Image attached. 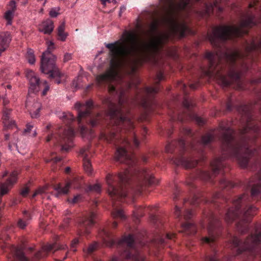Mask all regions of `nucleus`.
<instances>
[{"label": "nucleus", "mask_w": 261, "mask_h": 261, "mask_svg": "<svg viewBox=\"0 0 261 261\" xmlns=\"http://www.w3.org/2000/svg\"><path fill=\"white\" fill-rule=\"evenodd\" d=\"M109 91L111 93L116 92L118 93L119 103L116 105L110 97L103 100V103L108 106V115L111 119L113 126L101 133V139L109 143H114L116 145L120 143L124 146L129 145L128 140L131 139L135 147H138L140 142L134 132V122L128 116L127 108L122 106V104L126 101L124 97L125 90L111 85L109 86Z\"/></svg>", "instance_id": "1"}, {"label": "nucleus", "mask_w": 261, "mask_h": 261, "mask_svg": "<svg viewBox=\"0 0 261 261\" xmlns=\"http://www.w3.org/2000/svg\"><path fill=\"white\" fill-rule=\"evenodd\" d=\"M115 160L121 163L128 165V168L123 173L118 175L108 174L106 176V182L108 185V192L112 197H125L127 195L126 191L122 187V184L126 182L130 178H136L143 183L150 185L155 184L156 180L149 171L145 169H140L135 166L133 156L128 154L123 146L117 148Z\"/></svg>", "instance_id": "2"}, {"label": "nucleus", "mask_w": 261, "mask_h": 261, "mask_svg": "<svg viewBox=\"0 0 261 261\" xmlns=\"http://www.w3.org/2000/svg\"><path fill=\"white\" fill-rule=\"evenodd\" d=\"M222 142L221 149L224 156L214 160L211 163V168L214 174H217L223 167L222 161L224 159H235L242 168H245L252 151L248 144L238 142L234 138V132L229 127L221 124L219 126Z\"/></svg>", "instance_id": "3"}, {"label": "nucleus", "mask_w": 261, "mask_h": 261, "mask_svg": "<svg viewBox=\"0 0 261 261\" xmlns=\"http://www.w3.org/2000/svg\"><path fill=\"white\" fill-rule=\"evenodd\" d=\"M250 199L251 198L245 194L239 196L233 201V205L235 207L229 208L225 217V220L228 223H231L235 218H238L240 220L237 227L238 231L241 233H244L248 230L251 218L257 210L255 206L249 204Z\"/></svg>", "instance_id": "4"}, {"label": "nucleus", "mask_w": 261, "mask_h": 261, "mask_svg": "<svg viewBox=\"0 0 261 261\" xmlns=\"http://www.w3.org/2000/svg\"><path fill=\"white\" fill-rule=\"evenodd\" d=\"M261 242V224H257L255 226V231L243 243L237 237H233L229 241V245L231 248H238L237 254H243L249 257L254 255V247ZM248 260L250 258H248Z\"/></svg>", "instance_id": "5"}, {"label": "nucleus", "mask_w": 261, "mask_h": 261, "mask_svg": "<svg viewBox=\"0 0 261 261\" xmlns=\"http://www.w3.org/2000/svg\"><path fill=\"white\" fill-rule=\"evenodd\" d=\"M57 57L49 50H45L42 55L41 60V71L44 74H49L51 78L61 76L58 68L56 65Z\"/></svg>", "instance_id": "6"}, {"label": "nucleus", "mask_w": 261, "mask_h": 261, "mask_svg": "<svg viewBox=\"0 0 261 261\" xmlns=\"http://www.w3.org/2000/svg\"><path fill=\"white\" fill-rule=\"evenodd\" d=\"M75 133L73 129L70 127L64 131L62 135L59 134L57 137L54 134L51 133L46 138V142H49L51 140L55 139L57 142H60L62 145V150L67 151L69 149L73 146V139Z\"/></svg>", "instance_id": "7"}, {"label": "nucleus", "mask_w": 261, "mask_h": 261, "mask_svg": "<svg viewBox=\"0 0 261 261\" xmlns=\"http://www.w3.org/2000/svg\"><path fill=\"white\" fill-rule=\"evenodd\" d=\"M134 236L129 234L118 242V245L121 248H124L125 245L127 246V248L121 253V255L122 257L126 259L132 258L134 261H143V257L140 254L139 252L136 250H135V254L131 255L130 251H132L134 249Z\"/></svg>", "instance_id": "8"}, {"label": "nucleus", "mask_w": 261, "mask_h": 261, "mask_svg": "<svg viewBox=\"0 0 261 261\" xmlns=\"http://www.w3.org/2000/svg\"><path fill=\"white\" fill-rule=\"evenodd\" d=\"M67 248L66 244H59L57 243L48 244L44 246L41 250L39 251L35 254V258L37 259L43 258L47 256L48 252L55 251L58 250H65Z\"/></svg>", "instance_id": "9"}, {"label": "nucleus", "mask_w": 261, "mask_h": 261, "mask_svg": "<svg viewBox=\"0 0 261 261\" xmlns=\"http://www.w3.org/2000/svg\"><path fill=\"white\" fill-rule=\"evenodd\" d=\"M219 221L217 218L215 217H213L212 219L210 222L208 228L207 237H203L201 239V241L203 243H207L210 244L213 242L216 239V234L215 230L217 227V225H218Z\"/></svg>", "instance_id": "10"}, {"label": "nucleus", "mask_w": 261, "mask_h": 261, "mask_svg": "<svg viewBox=\"0 0 261 261\" xmlns=\"http://www.w3.org/2000/svg\"><path fill=\"white\" fill-rule=\"evenodd\" d=\"M26 76L30 83L29 92H37L40 90V80L32 70H27Z\"/></svg>", "instance_id": "11"}, {"label": "nucleus", "mask_w": 261, "mask_h": 261, "mask_svg": "<svg viewBox=\"0 0 261 261\" xmlns=\"http://www.w3.org/2000/svg\"><path fill=\"white\" fill-rule=\"evenodd\" d=\"M81 184V181L78 178H75L72 181L68 182L64 187H61L60 184H59L54 188V190L57 192L56 197H58L59 195L67 194L71 187L74 189L80 188Z\"/></svg>", "instance_id": "12"}, {"label": "nucleus", "mask_w": 261, "mask_h": 261, "mask_svg": "<svg viewBox=\"0 0 261 261\" xmlns=\"http://www.w3.org/2000/svg\"><path fill=\"white\" fill-rule=\"evenodd\" d=\"M25 107L29 111L31 117L32 118H37L39 117V112L41 109V105L38 101H32L28 99L26 101Z\"/></svg>", "instance_id": "13"}, {"label": "nucleus", "mask_w": 261, "mask_h": 261, "mask_svg": "<svg viewBox=\"0 0 261 261\" xmlns=\"http://www.w3.org/2000/svg\"><path fill=\"white\" fill-rule=\"evenodd\" d=\"M260 171L256 180H252L248 182V187L251 188V194L252 197H256L261 192V164L259 165Z\"/></svg>", "instance_id": "14"}, {"label": "nucleus", "mask_w": 261, "mask_h": 261, "mask_svg": "<svg viewBox=\"0 0 261 261\" xmlns=\"http://www.w3.org/2000/svg\"><path fill=\"white\" fill-rule=\"evenodd\" d=\"M174 163L177 165H181L185 168H191L194 167L197 164V161L191 158H186L181 156L174 161Z\"/></svg>", "instance_id": "15"}, {"label": "nucleus", "mask_w": 261, "mask_h": 261, "mask_svg": "<svg viewBox=\"0 0 261 261\" xmlns=\"http://www.w3.org/2000/svg\"><path fill=\"white\" fill-rule=\"evenodd\" d=\"M11 41V38L9 32L0 33V56L8 47Z\"/></svg>", "instance_id": "16"}, {"label": "nucleus", "mask_w": 261, "mask_h": 261, "mask_svg": "<svg viewBox=\"0 0 261 261\" xmlns=\"http://www.w3.org/2000/svg\"><path fill=\"white\" fill-rule=\"evenodd\" d=\"M11 110L5 109L3 112V122L5 129L16 127L15 122L11 119Z\"/></svg>", "instance_id": "17"}, {"label": "nucleus", "mask_w": 261, "mask_h": 261, "mask_svg": "<svg viewBox=\"0 0 261 261\" xmlns=\"http://www.w3.org/2000/svg\"><path fill=\"white\" fill-rule=\"evenodd\" d=\"M54 28L53 21L49 19L41 22L39 25V30L44 34H50Z\"/></svg>", "instance_id": "18"}, {"label": "nucleus", "mask_w": 261, "mask_h": 261, "mask_svg": "<svg viewBox=\"0 0 261 261\" xmlns=\"http://www.w3.org/2000/svg\"><path fill=\"white\" fill-rule=\"evenodd\" d=\"M96 217V214L94 212H91L89 215L84 217L82 221V226L85 228L84 233H89L90 232L88 228L93 226L94 224V219Z\"/></svg>", "instance_id": "19"}, {"label": "nucleus", "mask_w": 261, "mask_h": 261, "mask_svg": "<svg viewBox=\"0 0 261 261\" xmlns=\"http://www.w3.org/2000/svg\"><path fill=\"white\" fill-rule=\"evenodd\" d=\"M11 7V9L7 10L4 14V17L7 21V25H11L12 19L14 17V12L16 9V4L14 1H12L9 3Z\"/></svg>", "instance_id": "20"}, {"label": "nucleus", "mask_w": 261, "mask_h": 261, "mask_svg": "<svg viewBox=\"0 0 261 261\" xmlns=\"http://www.w3.org/2000/svg\"><path fill=\"white\" fill-rule=\"evenodd\" d=\"M86 149H85V148H82L80 150V153L84 155V157H83L84 169L85 172H86L87 174L91 175L92 173L93 170H92V168L91 167V162H90L89 159L88 158L87 154H85L86 153Z\"/></svg>", "instance_id": "21"}, {"label": "nucleus", "mask_w": 261, "mask_h": 261, "mask_svg": "<svg viewBox=\"0 0 261 261\" xmlns=\"http://www.w3.org/2000/svg\"><path fill=\"white\" fill-rule=\"evenodd\" d=\"M92 106L93 101L91 100H88L85 103L86 110L83 112H78L77 121L79 124L81 122L83 118L87 117L90 115V109L92 107Z\"/></svg>", "instance_id": "22"}, {"label": "nucleus", "mask_w": 261, "mask_h": 261, "mask_svg": "<svg viewBox=\"0 0 261 261\" xmlns=\"http://www.w3.org/2000/svg\"><path fill=\"white\" fill-rule=\"evenodd\" d=\"M101 236L106 246L111 247L114 244L115 241L113 237L109 232L103 230Z\"/></svg>", "instance_id": "23"}, {"label": "nucleus", "mask_w": 261, "mask_h": 261, "mask_svg": "<svg viewBox=\"0 0 261 261\" xmlns=\"http://www.w3.org/2000/svg\"><path fill=\"white\" fill-rule=\"evenodd\" d=\"M31 219V216L27 211L23 212V218L18 222V226L21 229L24 228L28 224L29 221Z\"/></svg>", "instance_id": "24"}, {"label": "nucleus", "mask_w": 261, "mask_h": 261, "mask_svg": "<svg viewBox=\"0 0 261 261\" xmlns=\"http://www.w3.org/2000/svg\"><path fill=\"white\" fill-rule=\"evenodd\" d=\"M65 22H62L58 28V35L59 39L62 41H65L68 36V33L65 32Z\"/></svg>", "instance_id": "25"}, {"label": "nucleus", "mask_w": 261, "mask_h": 261, "mask_svg": "<svg viewBox=\"0 0 261 261\" xmlns=\"http://www.w3.org/2000/svg\"><path fill=\"white\" fill-rule=\"evenodd\" d=\"M19 173L16 171H14L10 175L9 177L5 181L10 186H13L16 183L17 181V176Z\"/></svg>", "instance_id": "26"}, {"label": "nucleus", "mask_w": 261, "mask_h": 261, "mask_svg": "<svg viewBox=\"0 0 261 261\" xmlns=\"http://www.w3.org/2000/svg\"><path fill=\"white\" fill-rule=\"evenodd\" d=\"M58 117L63 121H65L66 119L72 121L74 119V116L69 112H61L58 113Z\"/></svg>", "instance_id": "27"}, {"label": "nucleus", "mask_w": 261, "mask_h": 261, "mask_svg": "<svg viewBox=\"0 0 261 261\" xmlns=\"http://www.w3.org/2000/svg\"><path fill=\"white\" fill-rule=\"evenodd\" d=\"M12 188V186H10V185L6 182L1 183L0 184L1 195L3 196L7 194Z\"/></svg>", "instance_id": "28"}, {"label": "nucleus", "mask_w": 261, "mask_h": 261, "mask_svg": "<svg viewBox=\"0 0 261 261\" xmlns=\"http://www.w3.org/2000/svg\"><path fill=\"white\" fill-rule=\"evenodd\" d=\"M258 129L259 128L257 126L253 125L251 123H250L249 122H248L244 129L242 130V133L244 134L248 132L249 130H252L254 132L257 133Z\"/></svg>", "instance_id": "29"}, {"label": "nucleus", "mask_w": 261, "mask_h": 261, "mask_svg": "<svg viewBox=\"0 0 261 261\" xmlns=\"http://www.w3.org/2000/svg\"><path fill=\"white\" fill-rule=\"evenodd\" d=\"M26 58L30 64H34L35 63L36 59L34 55V51L32 49L29 48L28 49Z\"/></svg>", "instance_id": "30"}, {"label": "nucleus", "mask_w": 261, "mask_h": 261, "mask_svg": "<svg viewBox=\"0 0 261 261\" xmlns=\"http://www.w3.org/2000/svg\"><path fill=\"white\" fill-rule=\"evenodd\" d=\"M112 216L114 218H119L121 220H124L125 218V216L124 214L123 211L116 208H115L113 211Z\"/></svg>", "instance_id": "31"}, {"label": "nucleus", "mask_w": 261, "mask_h": 261, "mask_svg": "<svg viewBox=\"0 0 261 261\" xmlns=\"http://www.w3.org/2000/svg\"><path fill=\"white\" fill-rule=\"evenodd\" d=\"M86 191V192L91 191L99 193L101 192V186L99 184H95L88 186Z\"/></svg>", "instance_id": "32"}, {"label": "nucleus", "mask_w": 261, "mask_h": 261, "mask_svg": "<svg viewBox=\"0 0 261 261\" xmlns=\"http://www.w3.org/2000/svg\"><path fill=\"white\" fill-rule=\"evenodd\" d=\"M214 138V135L211 133H208L202 137V143L203 145H206L210 143Z\"/></svg>", "instance_id": "33"}, {"label": "nucleus", "mask_w": 261, "mask_h": 261, "mask_svg": "<svg viewBox=\"0 0 261 261\" xmlns=\"http://www.w3.org/2000/svg\"><path fill=\"white\" fill-rule=\"evenodd\" d=\"M159 88L158 87H147L145 89V93L148 96H152L158 93Z\"/></svg>", "instance_id": "34"}, {"label": "nucleus", "mask_w": 261, "mask_h": 261, "mask_svg": "<svg viewBox=\"0 0 261 261\" xmlns=\"http://www.w3.org/2000/svg\"><path fill=\"white\" fill-rule=\"evenodd\" d=\"M220 184L222 188H225L227 187L232 188L234 187V185L232 182L226 179H222L221 180Z\"/></svg>", "instance_id": "35"}, {"label": "nucleus", "mask_w": 261, "mask_h": 261, "mask_svg": "<svg viewBox=\"0 0 261 261\" xmlns=\"http://www.w3.org/2000/svg\"><path fill=\"white\" fill-rule=\"evenodd\" d=\"M212 13V3L209 4H205V9L201 12L200 15L204 16L206 15H210Z\"/></svg>", "instance_id": "36"}, {"label": "nucleus", "mask_w": 261, "mask_h": 261, "mask_svg": "<svg viewBox=\"0 0 261 261\" xmlns=\"http://www.w3.org/2000/svg\"><path fill=\"white\" fill-rule=\"evenodd\" d=\"M182 227L186 230H191L192 233H195L196 232V228L194 224L192 223H186L182 225Z\"/></svg>", "instance_id": "37"}, {"label": "nucleus", "mask_w": 261, "mask_h": 261, "mask_svg": "<svg viewBox=\"0 0 261 261\" xmlns=\"http://www.w3.org/2000/svg\"><path fill=\"white\" fill-rule=\"evenodd\" d=\"M97 246V243H94L93 244L90 245L87 250L84 249V251L87 254H90L96 249Z\"/></svg>", "instance_id": "38"}, {"label": "nucleus", "mask_w": 261, "mask_h": 261, "mask_svg": "<svg viewBox=\"0 0 261 261\" xmlns=\"http://www.w3.org/2000/svg\"><path fill=\"white\" fill-rule=\"evenodd\" d=\"M100 118L101 115L100 114H97L95 118L91 119L90 122V124L91 126L94 127L96 126L99 123Z\"/></svg>", "instance_id": "39"}, {"label": "nucleus", "mask_w": 261, "mask_h": 261, "mask_svg": "<svg viewBox=\"0 0 261 261\" xmlns=\"http://www.w3.org/2000/svg\"><path fill=\"white\" fill-rule=\"evenodd\" d=\"M60 9L59 7L53 8L49 11V16L51 17H56L59 14Z\"/></svg>", "instance_id": "40"}, {"label": "nucleus", "mask_w": 261, "mask_h": 261, "mask_svg": "<svg viewBox=\"0 0 261 261\" xmlns=\"http://www.w3.org/2000/svg\"><path fill=\"white\" fill-rule=\"evenodd\" d=\"M242 112H243V115L246 117L247 119H249L250 118V112H249V108L247 106H244L241 108ZM248 121H249V120H248Z\"/></svg>", "instance_id": "41"}, {"label": "nucleus", "mask_w": 261, "mask_h": 261, "mask_svg": "<svg viewBox=\"0 0 261 261\" xmlns=\"http://www.w3.org/2000/svg\"><path fill=\"white\" fill-rule=\"evenodd\" d=\"M46 190V187H42L37 190L33 195L32 197H35L36 195L42 194L45 192Z\"/></svg>", "instance_id": "42"}, {"label": "nucleus", "mask_w": 261, "mask_h": 261, "mask_svg": "<svg viewBox=\"0 0 261 261\" xmlns=\"http://www.w3.org/2000/svg\"><path fill=\"white\" fill-rule=\"evenodd\" d=\"M33 124L31 123H28L26 125V127L24 130V133L25 134L30 133L31 130L33 128Z\"/></svg>", "instance_id": "43"}, {"label": "nucleus", "mask_w": 261, "mask_h": 261, "mask_svg": "<svg viewBox=\"0 0 261 261\" xmlns=\"http://www.w3.org/2000/svg\"><path fill=\"white\" fill-rule=\"evenodd\" d=\"M194 119H195L196 122H197V123L199 125H202L203 124H204V123H205L204 119L200 117L195 116L194 117Z\"/></svg>", "instance_id": "44"}, {"label": "nucleus", "mask_w": 261, "mask_h": 261, "mask_svg": "<svg viewBox=\"0 0 261 261\" xmlns=\"http://www.w3.org/2000/svg\"><path fill=\"white\" fill-rule=\"evenodd\" d=\"M43 85H44V89L42 92V95L44 96L46 94L47 92L49 90V86L47 84V83L46 81L43 82Z\"/></svg>", "instance_id": "45"}, {"label": "nucleus", "mask_w": 261, "mask_h": 261, "mask_svg": "<svg viewBox=\"0 0 261 261\" xmlns=\"http://www.w3.org/2000/svg\"><path fill=\"white\" fill-rule=\"evenodd\" d=\"M201 177L204 180H208L211 177L210 173L206 171H203L201 173Z\"/></svg>", "instance_id": "46"}, {"label": "nucleus", "mask_w": 261, "mask_h": 261, "mask_svg": "<svg viewBox=\"0 0 261 261\" xmlns=\"http://www.w3.org/2000/svg\"><path fill=\"white\" fill-rule=\"evenodd\" d=\"M79 240L77 239H74L72 240V241L71 243V248L72 249V250L75 252L76 251V249H75V247L76 246V245L79 244Z\"/></svg>", "instance_id": "47"}, {"label": "nucleus", "mask_w": 261, "mask_h": 261, "mask_svg": "<svg viewBox=\"0 0 261 261\" xmlns=\"http://www.w3.org/2000/svg\"><path fill=\"white\" fill-rule=\"evenodd\" d=\"M72 58V54L70 53H66L64 56L63 61L67 62L71 60Z\"/></svg>", "instance_id": "48"}, {"label": "nucleus", "mask_w": 261, "mask_h": 261, "mask_svg": "<svg viewBox=\"0 0 261 261\" xmlns=\"http://www.w3.org/2000/svg\"><path fill=\"white\" fill-rule=\"evenodd\" d=\"M193 216V212L191 210H187L185 215L184 217L186 219H188L191 218V217Z\"/></svg>", "instance_id": "49"}, {"label": "nucleus", "mask_w": 261, "mask_h": 261, "mask_svg": "<svg viewBox=\"0 0 261 261\" xmlns=\"http://www.w3.org/2000/svg\"><path fill=\"white\" fill-rule=\"evenodd\" d=\"M54 43L52 41L47 42V48L46 50H49L51 53V51L54 49Z\"/></svg>", "instance_id": "50"}, {"label": "nucleus", "mask_w": 261, "mask_h": 261, "mask_svg": "<svg viewBox=\"0 0 261 261\" xmlns=\"http://www.w3.org/2000/svg\"><path fill=\"white\" fill-rule=\"evenodd\" d=\"M86 130H87V128L85 126H83V125L80 126V132H81V135L83 137H86L85 133H86Z\"/></svg>", "instance_id": "51"}, {"label": "nucleus", "mask_w": 261, "mask_h": 261, "mask_svg": "<svg viewBox=\"0 0 261 261\" xmlns=\"http://www.w3.org/2000/svg\"><path fill=\"white\" fill-rule=\"evenodd\" d=\"M29 190L28 188H25L20 192V195L23 197H25L29 193Z\"/></svg>", "instance_id": "52"}, {"label": "nucleus", "mask_w": 261, "mask_h": 261, "mask_svg": "<svg viewBox=\"0 0 261 261\" xmlns=\"http://www.w3.org/2000/svg\"><path fill=\"white\" fill-rule=\"evenodd\" d=\"M81 198V196L80 195H77L75 196H74L71 200V201H69V202L72 203H75L76 202H77L78 201V200Z\"/></svg>", "instance_id": "53"}, {"label": "nucleus", "mask_w": 261, "mask_h": 261, "mask_svg": "<svg viewBox=\"0 0 261 261\" xmlns=\"http://www.w3.org/2000/svg\"><path fill=\"white\" fill-rule=\"evenodd\" d=\"M183 105L185 107L189 108L191 107V102L188 99H185L183 101Z\"/></svg>", "instance_id": "54"}, {"label": "nucleus", "mask_w": 261, "mask_h": 261, "mask_svg": "<svg viewBox=\"0 0 261 261\" xmlns=\"http://www.w3.org/2000/svg\"><path fill=\"white\" fill-rule=\"evenodd\" d=\"M181 210L180 208L177 206H175V214L177 217H179L180 216Z\"/></svg>", "instance_id": "55"}, {"label": "nucleus", "mask_w": 261, "mask_h": 261, "mask_svg": "<svg viewBox=\"0 0 261 261\" xmlns=\"http://www.w3.org/2000/svg\"><path fill=\"white\" fill-rule=\"evenodd\" d=\"M60 160H61V158H58V157H57V158H54V159H51V160H46L45 161V162H46V163H48V162H51V161H54V163H57V162H58L60 161Z\"/></svg>", "instance_id": "56"}, {"label": "nucleus", "mask_w": 261, "mask_h": 261, "mask_svg": "<svg viewBox=\"0 0 261 261\" xmlns=\"http://www.w3.org/2000/svg\"><path fill=\"white\" fill-rule=\"evenodd\" d=\"M164 79V75L162 72H159L157 74V79L158 80V82L162 81Z\"/></svg>", "instance_id": "57"}, {"label": "nucleus", "mask_w": 261, "mask_h": 261, "mask_svg": "<svg viewBox=\"0 0 261 261\" xmlns=\"http://www.w3.org/2000/svg\"><path fill=\"white\" fill-rule=\"evenodd\" d=\"M208 261H220L217 259L215 255L210 256L208 258Z\"/></svg>", "instance_id": "58"}, {"label": "nucleus", "mask_w": 261, "mask_h": 261, "mask_svg": "<svg viewBox=\"0 0 261 261\" xmlns=\"http://www.w3.org/2000/svg\"><path fill=\"white\" fill-rule=\"evenodd\" d=\"M82 105L80 102H77L74 105V108L75 109L79 110L82 107Z\"/></svg>", "instance_id": "59"}, {"label": "nucleus", "mask_w": 261, "mask_h": 261, "mask_svg": "<svg viewBox=\"0 0 261 261\" xmlns=\"http://www.w3.org/2000/svg\"><path fill=\"white\" fill-rule=\"evenodd\" d=\"M172 147L171 144H168L166 146V151L167 152H169L171 151V148Z\"/></svg>", "instance_id": "60"}, {"label": "nucleus", "mask_w": 261, "mask_h": 261, "mask_svg": "<svg viewBox=\"0 0 261 261\" xmlns=\"http://www.w3.org/2000/svg\"><path fill=\"white\" fill-rule=\"evenodd\" d=\"M178 144L181 146H184L185 145V141L182 139H181L178 141Z\"/></svg>", "instance_id": "61"}, {"label": "nucleus", "mask_w": 261, "mask_h": 261, "mask_svg": "<svg viewBox=\"0 0 261 261\" xmlns=\"http://www.w3.org/2000/svg\"><path fill=\"white\" fill-rule=\"evenodd\" d=\"M126 9V8L125 6H121L120 7V13H119V15L120 16L121 14V13L124 11Z\"/></svg>", "instance_id": "62"}, {"label": "nucleus", "mask_w": 261, "mask_h": 261, "mask_svg": "<svg viewBox=\"0 0 261 261\" xmlns=\"http://www.w3.org/2000/svg\"><path fill=\"white\" fill-rule=\"evenodd\" d=\"M8 173V172L7 171H5L3 172L2 173L1 176L2 178H4L5 177Z\"/></svg>", "instance_id": "63"}, {"label": "nucleus", "mask_w": 261, "mask_h": 261, "mask_svg": "<svg viewBox=\"0 0 261 261\" xmlns=\"http://www.w3.org/2000/svg\"><path fill=\"white\" fill-rule=\"evenodd\" d=\"M110 261H121L120 258L117 257H114Z\"/></svg>", "instance_id": "64"}]
</instances>
